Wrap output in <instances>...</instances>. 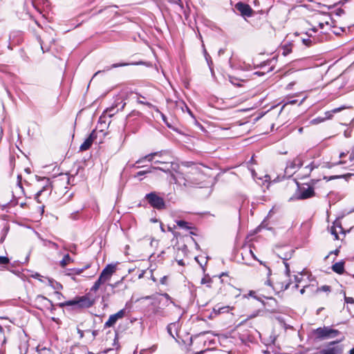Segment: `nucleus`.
Masks as SVG:
<instances>
[{
    "label": "nucleus",
    "instance_id": "f257e3e1",
    "mask_svg": "<svg viewBox=\"0 0 354 354\" xmlns=\"http://www.w3.org/2000/svg\"><path fill=\"white\" fill-rule=\"evenodd\" d=\"M143 160L151 162L155 165H159L160 166H154L153 169H159L165 173H171V171H176L179 168V165L175 162L172 153L168 150H162L148 154L137 160L136 163H141Z\"/></svg>",
    "mask_w": 354,
    "mask_h": 354
},
{
    "label": "nucleus",
    "instance_id": "f03ea898",
    "mask_svg": "<svg viewBox=\"0 0 354 354\" xmlns=\"http://www.w3.org/2000/svg\"><path fill=\"white\" fill-rule=\"evenodd\" d=\"M115 272V266L112 264L107 265L102 271L98 279L91 288V291L96 292L101 285L109 281L113 274Z\"/></svg>",
    "mask_w": 354,
    "mask_h": 354
},
{
    "label": "nucleus",
    "instance_id": "7ed1b4c3",
    "mask_svg": "<svg viewBox=\"0 0 354 354\" xmlns=\"http://www.w3.org/2000/svg\"><path fill=\"white\" fill-rule=\"evenodd\" d=\"M317 339H333L341 334L340 331L333 329L329 326L319 327L313 331Z\"/></svg>",
    "mask_w": 354,
    "mask_h": 354
},
{
    "label": "nucleus",
    "instance_id": "20e7f679",
    "mask_svg": "<svg viewBox=\"0 0 354 354\" xmlns=\"http://www.w3.org/2000/svg\"><path fill=\"white\" fill-rule=\"evenodd\" d=\"M59 306H75V308H89L93 305L91 299L85 296L78 297L77 299L67 301L64 303L59 304Z\"/></svg>",
    "mask_w": 354,
    "mask_h": 354
},
{
    "label": "nucleus",
    "instance_id": "39448f33",
    "mask_svg": "<svg viewBox=\"0 0 354 354\" xmlns=\"http://www.w3.org/2000/svg\"><path fill=\"white\" fill-rule=\"evenodd\" d=\"M344 339V336L337 340L330 342L325 348L320 351V354H342L343 353V346L339 344Z\"/></svg>",
    "mask_w": 354,
    "mask_h": 354
},
{
    "label": "nucleus",
    "instance_id": "423d86ee",
    "mask_svg": "<svg viewBox=\"0 0 354 354\" xmlns=\"http://www.w3.org/2000/svg\"><path fill=\"white\" fill-rule=\"evenodd\" d=\"M146 198L149 203L154 208L161 209L165 207L163 198L158 196L156 193H150L147 194Z\"/></svg>",
    "mask_w": 354,
    "mask_h": 354
},
{
    "label": "nucleus",
    "instance_id": "0eeeda50",
    "mask_svg": "<svg viewBox=\"0 0 354 354\" xmlns=\"http://www.w3.org/2000/svg\"><path fill=\"white\" fill-rule=\"evenodd\" d=\"M303 165L302 158L297 156L292 161H290L285 169V173L286 175L292 176L298 169H299Z\"/></svg>",
    "mask_w": 354,
    "mask_h": 354
},
{
    "label": "nucleus",
    "instance_id": "6e6552de",
    "mask_svg": "<svg viewBox=\"0 0 354 354\" xmlns=\"http://www.w3.org/2000/svg\"><path fill=\"white\" fill-rule=\"evenodd\" d=\"M298 190L299 194L297 196V199H307L315 196V191L313 187L308 185L299 187Z\"/></svg>",
    "mask_w": 354,
    "mask_h": 354
},
{
    "label": "nucleus",
    "instance_id": "1a4fd4ad",
    "mask_svg": "<svg viewBox=\"0 0 354 354\" xmlns=\"http://www.w3.org/2000/svg\"><path fill=\"white\" fill-rule=\"evenodd\" d=\"M125 315H126V310L122 309V310H119L118 313L110 315L108 320L104 324V327L109 328V327L113 326L115 324V323L117 322V321L120 319L123 318L125 316Z\"/></svg>",
    "mask_w": 354,
    "mask_h": 354
},
{
    "label": "nucleus",
    "instance_id": "9d476101",
    "mask_svg": "<svg viewBox=\"0 0 354 354\" xmlns=\"http://www.w3.org/2000/svg\"><path fill=\"white\" fill-rule=\"evenodd\" d=\"M265 283L268 286H272V288L276 291H283L290 287V286L291 284V281H290V280H289L288 281L277 280V281H276L274 285L272 286L271 280L268 279L265 282Z\"/></svg>",
    "mask_w": 354,
    "mask_h": 354
},
{
    "label": "nucleus",
    "instance_id": "9b49d317",
    "mask_svg": "<svg viewBox=\"0 0 354 354\" xmlns=\"http://www.w3.org/2000/svg\"><path fill=\"white\" fill-rule=\"evenodd\" d=\"M171 177L174 180L176 184H178L180 185H184L185 187H189L192 185V183L189 182L188 179H187L183 174L178 173L177 175H175L172 173H170Z\"/></svg>",
    "mask_w": 354,
    "mask_h": 354
},
{
    "label": "nucleus",
    "instance_id": "f8f14e48",
    "mask_svg": "<svg viewBox=\"0 0 354 354\" xmlns=\"http://www.w3.org/2000/svg\"><path fill=\"white\" fill-rule=\"evenodd\" d=\"M97 138V133L95 130H93L89 135V136L84 140V142L80 145V150L81 151L88 150L92 145L93 141Z\"/></svg>",
    "mask_w": 354,
    "mask_h": 354
},
{
    "label": "nucleus",
    "instance_id": "ddd939ff",
    "mask_svg": "<svg viewBox=\"0 0 354 354\" xmlns=\"http://www.w3.org/2000/svg\"><path fill=\"white\" fill-rule=\"evenodd\" d=\"M236 8L241 13L243 16L250 17L252 15V9L248 4L244 3L239 2L236 4Z\"/></svg>",
    "mask_w": 354,
    "mask_h": 354
},
{
    "label": "nucleus",
    "instance_id": "4468645a",
    "mask_svg": "<svg viewBox=\"0 0 354 354\" xmlns=\"http://www.w3.org/2000/svg\"><path fill=\"white\" fill-rule=\"evenodd\" d=\"M293 252H294V251L292 249H290L288 250V252H287L284 254L280 253L278 254L279 257L283 260V263L286 267V274L287 277H289L290 270L289 265L286 262V261L291 258Z\"/></svg>",
    "mask_w": 354,
    "mask_h": 354
},
{
    "label": "nucleus",
    "instance_id": "2eb2a0df",
    "mask_svg": "<svg viewBox=\"0 0 354 354\" xmlns=\"http://www.w3.org/2000/svg\"><path fill=\"white\" fill-rule=\"evenodd\" d=\"M346 107L344 106H342L340 107H338V108H335L330 111H327L325 113V118H322V119H316V120H314L313 122L316 121V120H318L319 122H323L324 121V120L326 119H330L332 118L333 117V113H338L344 109H345Z\"/></svg>",
    "mask_w": 354,
    "mask_h": 354
},
{
    "label": "nucleus",
    "instance_id": "dca6fc26",
    "mask_svg": "<svg viewBox=\"0 0 354 354\" xmlns=\"http://www.w3.org/2000/svg\"><path fill=\"white\" fill-rule=\"evenodd\" d=\"M332 270L337 274H343L344 272V262H337L332 266Z\"/></svg>",
    "mask_w": 354,
    "mask_h": 354
},
{
    "label": "nucleus",
    "instance_id": "f3484780",
    "mask_svg": "<svg viewBox=\"0 0 354 354\" xmlns=\"http://www.w3.org/2000/svg\"><path fill=\"white\" fill-rule=\"evenodd\" d=\"M176 225L181 229L188 230H192L194 228L193 226L191 225V223H189L187 221H183V220L176 221Z\"/></svg>",
    "mask_w": 354,
    "mask_h": 354
},
{
    "label": "nucleus",
    "instance_id": "a211bd4d",
    "mask_svg": "<svg viewBox=\"0 0 354 354\" xmlns=\"http://www.w3.org/2000/svg\"><path fill=\"white\" fill-rule=\"evenodd\" d=\"M73 262V259L69 256V254L64 255L62 260L60 261L59 264L62 268H65L67 265H68L70 263Z\"/></svg>",
    "mask_w": 354,
    "mask_h": 354
},
{
    "label": "nucleus",
    "instance_id": "6ab92c4d",
    "mask_svg": "<svg viewBox=\"0 0 354 354\" xmlns=\"http://www.w3.org/2000/svg\"><path fill=\"white\" fill-rule=\"evenodd\" d=\"M282 55L286 56L292 52V44H287L282 46Z\"/></svg>",
    "mask_w": 354,
    "mask_h": 354
},
{
    "label": "nucleus",
    "instance_id": "aec40b11",
    "mask_svg": "<svg viewBox=\"0 0 354 354\" xmlns=\"http://www.w3.org/2000/svg\"><path fill=\"white\" fill-rule=\"evenodd\" d=\"M177 328V324L176 323H171L167 326V332L168 333L174 338V335L173 334L172 331L173 330H176Z\"/></svg>",
    "mask_w": 354,
    "mask_h": 354
},
{
    "label": "nucleus",
    "instance_id": "412c9836",
    "mask_svg": "<svg viewBox=\"0 0 354 354\" xmlns=\"http://www.w3.org/2000/svg\"><path fill=\"white\" fill-rule=\"evenodd\" d=\"M84 269H80V268H74L71 270L72 272H66V275H71V274H80L83 272Z\"/></svg>",
    "mask_w": 354,
    "mask_h": 354
},
{
    "label": "nucleus",
    "instance_id": "4be33fe9",
    "mask_svg": "<svg viewBox=\"0 0 354 354\" xmlns=\"http://www.w3.org/2000/svg\"><path fill=\"white\" fill-rule=\"evenodd\" d=\"M212 281V279L209 277H205L201 279V283L202 284H207V286L208 288H210V283Z\"/></svg>",
    "mask_w": 354,
    "mask_h": 354
},
{
    "label": "nucleus",
    "instance_id": "5701e85b",
    "mask_svg": "<svg viewBox=\"0 0 354 354\" xmlns=\"http://www.w3.org/2000/svg\"><path fill=\"white\" fill-rule=\"evenodd\" d=\"M330 232H331V234L333 235H334L335 239H339V237H338V232H337V228L335 227V225L331 227Z\"/></svg>",
    "mask_w": 354,
    "mask_h": 354
},
{
    "label": "nucleus",
    "instance_id": "b1692460",
    "mask_svg": "<svg viewBox=\"0 0 354 354\" xmlns=\"http://www.w3.org/2000/svg\"><path fill=\"white\" fill-rule=\"evenodd\" d=\"M44 245H46V246L47 245L51 246V247H53V248H54L55 249L58 248V245L56 243L52 242L50 241H45Z\"/></svg>",
    "mask_w": 354,
    "mask_h": 354
},
{
    "label": "nucleus",
    "instance_id": "393cba45",
    "mask_svg": "<svg viewBox=\"0 0 354 354\" xmlns=\"http://www.w3.org/2000/svg\"><path fill=\"white\" fill-rule=\"evenodd\" d=\"M318 291H323V292H330V287L329 286H322L320 288L317 289Z\"/></svg>",
    "mask_w": 354,
    "mask_h": 354
},
{
    "label": "nucleus",
    "instance_id": "a878e982",
    "mask_svg": "<svg viewBox=\"0 0 354 354\" xmlns=\"http://www.w3.org/2000/svg\"><path fill=\"white\" fill-rule=\"evenodd\" d=\"M10 260L6 257L0 256V264H8Z\"/></svg>",
    "mask_w": 354,
    "mask_h": 354
},
{
    "label": "nucleus",
    "instance_id": "bb28decb",
    "mask_svg": "<svg viewBox=\"0 0 354 354\" xmlns=\"http://www.w3.org/2000/svg\"><path fill=\"white\" fill-rule=\"evenodd\" d=\"M295 285L294 288L295 289H297L299 287V283L301 281V278H299L298 276H295Z\"/></svg>",
    "mask_w": 354,
    "mask_h": 354
},
{
    "label": "nucleus",
    "instance_id": "cd10ccee",
    "mask_svg": "<svg viewBox=\"0 0 354 354\" xmlns=\"http://www.w3.org/2000/svg\"><path fill=\"white\" fill-rule=\"evenodd\" d=\"M151 171L150 170H147V171H138L136 175L135 176L136 177V176H142V175H145L146 174H148V173H150Z\"/></svg>",
    "mask_w": 354,
    "mask_h": 354
},
{
    "label": "nucleus",
    "instance_id": "c85d7f7f",
    "mask_svg": "<svg viewBox=\"0 0 354 354\" xmlns=\"http://www.w3.org/2000/svg\"><path fill=\"white\" fill-rule=\"evenodd\" d=\"M343 14H344V10L342 8H338L336 11H335V15H337V16H341Z\"/></svg>",
    "mask_w": 354,
    "mask_h": 354
},
{
    "label": "nucleus",
    "instance_id": "c756f323",
    "mask_svg": "<svg viewBox=\"0 0 354 354\" xmlns=\"http://www.w3.org/2000/svg\"><path fill=\"white\" fill-rule=\"evenodd\" d=\"M334 225L335 226L336 228L337 227V229H339V232H343V228H342V227L341 225V223L339 222H335L334 223Z\"/></svg>",
    "mask_w": 354,
    "mask_h": 354
},
{
    "label": "nucleus",
    "instance_id": "7c9ffc66",
    "mask_svg": "<svg viewBox=\"0 0 354 354\" xmlns=\"http://www.w3.org/2000/svg\"><path fill=\"white\" fill-rule=\"evenodd\" d=\"M314 168H315V167L313 166L312 164H310L305 167V169L308 170V174H310L313 170Z\"/></svg>",
    "mask_w": 354,
    "mask_h": 354
},
{
    "label": "nucleus",
    "instance_id": "2f4dec72",
    "mask_svg": "<svg viewBox=\"0 0 354 354\" xmlns=\"http://www.w3.org/2000/svg\"><path fill=\"white\" fill-rule=\"evenodd\" d=\"M345 301L348 304H354V299L353 297H345Z\"/></svg>",
    "mask_w": 354,
    "mask_h": 354
},
{
    "label": "nucleus",
    "instance_id": "473e14b6",
    "mask_svg": "<svg viewBox=\"0 0 354 354\" xmlns=\"http://www.w3.org/2000/svg\"><path fill=\"white\" fill-rule=\"evenodd\" d=\"M114 109V107H111L106 109V112L109 115V116H112L114 114L113 113H112Z\"/></svg>",
    "mask_w": 354,
    "mask_h": 354
},
{
    "label": "nucleus",
    "instance_id": "72a5a7b5",
    "mask_svg": "<svg viewBox=\"0 0 354 354\" xmlns=\"http://www.w3.org/2000/svg\"><path fill=\"white\" fill-rule=\"evenodd\" d=\"M303 43L306 45V46H310L311 44V40L309 39H303Z\"/></svg>",
    "mask_w": 354,
    "mask_h": 354
},
{
    "label": "nucleus",
    "instance_id": "f704fd0d",
    "mask_svg": "<svg viewBox=\"0 0 354 354\" xmlns=\"http://www.w3.org/2000/svg\"><path fill=\"white\" fill-rule=\"evenodd\" d=\"M268 300L270 301L271 304L270 305H273L274 304L275 306H277V300L272 297H270V298H268Z\"/></svg>",
    "mask_w": 354,
    "mask_h": 354
},
{
    "label": "nucleus",
    "instance_id": "c9c22d12",
    "mask_svg": "<svg viewBox=\"0 0 354 354\" xmlns=\"http://www.w3.org/2000/svg\"><path fill=\"white\" fill-rule=\"evenodd\" d=\"M38 298H39V299H42V300H44V301H46L49 305H52L51 301H50L49 299H48L47 298H46L45 297L39 296Z\"/></svg>",
    "mask_w": 354,
    "mask_h": 354
},
{
    "label": "nucleus",
    "instance_id": "e433bc0d",
    "mask_svg": "<svg viewBox=\"0 0 354 354\" xmlns=\"http://www.w3.org/2000/svg\"><path fill=\"white\" fill-rule=\"evenodd\" d=\"M128 65V64H126V63H124V64H114L112 65V68H116V67H119V66H127Z\"/></svg>",
    "mask_w": 354,
    "mask_h": 354
},
{
    "label": "nucleus",
    "instance_id": "4c0bfd02",
    "mask_svg": "<svg viewBox=\"0 0 354 354\" xmlns=\"http://www.w3.org/2000/svg\"><path fill=\"white\" fill-rule=\"evenodd\" d=\"M167 276H164V277H162L160 279V283L162 284H166L167 283Z\"/></svg>",
    "mask_w": 354,
    "mask_h": 354
},
{
    "label": "nucleus",
    "instance_id": "58836bf2",
    "mask_svg": "<svg viewBox=\"0 0 354 354\" xmlns=\"http://www.w3.org/2000/svg\"><path fill=\"white\" fill-rule=\"evenodd\" d=\"M52 286H53V288H54L55 289H61V288H62V286L60 283H57V282L55 283V286H54V285H53V284H52Z\"/></svg>",
    "mask_w": 354,
    "mask_h": 354
},
{
    "label": "nucleus",
    "instance_id": "ea45409f",
    "mask_svg": "<svg viewBox=\"0 0 354 354\" xmlns=\"http://www.w3.org/2000/svg\"><path fill=\"white\" fill-rule=\"evenodd\" d=\"M248 252L252 255V257H253L254 259L258 260L257 257H256V255L254 254V252H252V250L251 249H250Z\"/></svg>",
    "mask_w": 354,
    "mask_h": 354
},
{
    "label": "nucleus",
    "instance_id": "a19ab883",
    "mask_svg": "<svg viewBox=\"0 0 354 354\" xmlns=\"http://www.w3.org/2000/svg\"><path fill=\"white\" fill-rule=\"evenodd\" d=\"M77 333L80 335L81 338H82L84 337V332L82 330L77 328Z\"/></svg>",
    "mask_w": 354,
    "mask_h": 354
},
{
    "label": "nucleus",
    "instance_id": "79ce46f5",
    "mask_svg": "<svg viewBox=\"0 0 354 354\" xmlns=\"http://www.w3.org/2000/svg\"><path fill=\"white\" fill-rule=\"evenodd\" d=\"M145 273V270H142L141 273L138 275V278L139 279L142 278L144 277Z\"/></svg>",
    "mask_w": 354,
    "mask_h": 354
},
{
    "label": "nucleus",
    "instance_id": "37998d69",
    "mask_svg": "<svg viewBox=\"0 0 354 354\" xmlns=\"http://www.w3.org/2000/svg\"><path fill=\"white\" fill-rule=\"evenodd\" d=\"M349 159H350V160H351V161L354 160V153H353V152H352V153L350 154Z\"/></svg>",
    "mask_w": 354,
    "mask_h": 354
},
{
    "label": "nucleus",
    "instance_id": "c03bdc74",
    "mask_svg": "<svg viewBox=\"0 0 354 354\" xmlns=\"http://www.w3.org/2000/svg\"><path fill=\"white\" fill-rule=\"evenodd\" d=\"M339 252V250L338 249L335 250L334 251H332L330 254H335V255H337Z\"/></svg>",
    "mask_w": 354,
    "mask_h": 354
},
{
    "label": "nucleus",
    "instance_id": "a18cd8bd",
    "mask_svg": "<svg viewBox=\"0 0 354 354\" xmlns=\"http://www.w3.org/2000/svg\"><path fill=\"white\" fill-rule=\"evenodd\" d=\"M3 133V129H2V127L0 126V140H1V138H2Z\"/></svg>",
    "mask_w": 354,
    "mask_h": 354
},
{
    "label": "nucleus",
    "instance_id": "49530a36",
    "mask_svg": "<svg viewBox=\"0 0 354 354\" xmlns=\"http://www.w3.org/2000/svg\"><path fill=\"white\" fill-rule=\"evenodd\" d=\"M305 288H306V286H304L303 288H301V289L300 290V293H301V295L304 294V292H305Z\"/></svg>",
    "mask_w": 354,
    "mask_h": 354
},
{
    "label": "nucleus",
    "instance_id": "de8ad7c7",
    "mask_svg": "<svg viewBox=\"0 0 354 354\" xmlns=\"http://www.w3.org/2000/svg\"><path fill=\"white\" fill-rule=\"evenodd\" d=\"M349 354H354V348L350 350Z\"/></svg>",
    "mask_w": 354,
    "mask_h": 354
},
{
    "label": "nucleus",
    "instance_id": "09e8293b",
    "mask_svg": "<svg viewBox=\"0 0 354 354\" xmlns=\"http://www.w3.org/2000/svg\"><path fill=\"white\" fill-rule=\"evenodd\" d=\"M178 264H179V265H181V266H183V260H180V261H178Z\"/></svg>",
    "mask_w": 354,
    "mask_h": 354
},
{
    "label": "nucleus",
    "instance_id": "8fccbe9b",
    "mask_svg": "<svg viewBox=\"0 0 354 354\" xmlns=\"http://www.w3.org/2000/svg\"><path fill=\"white\" fill-rule=\"evenodd\" d=\"M257 261L259 262L261 265H263L264 266H266L265 263L263 261H260L259 259H258Z\"/></svg>",
    "mask_w": 354,
    "mask_h": 354
},
{
    "label": "nucleus",
    "instance_id": "3c124183",
    "mask_svg": "<svg viewBox=\"0 0 354 354\" xmlns=\"http://www.w3.org/2000/svg\"><path fill=\"white\" fill-rule=\"evenodd\" d=\"M101 72H102L101 71H98L97 72H96V73L94 74V75H93V77H95L97 74L100 73Z\"/></svg>",
    "mask_w": 354,
    "mask_h": 354
},
{
    "label": "nucleus",
    "instance_id": "603ef678",
    "mask_svg": "<svg viewBox=\"0 0 354 354\" xmlns=\"http://www.w3.org/2000/svg\"><path fill=\"white\" fill-rule=\"evenodd\" d=\"M344 156H345V153H341L340 155H339V157L340 158H343Z\"/></svg>",
    "mask_w": 354,
    "mask_h": 354
},
{
    "label": "nucleus",
    "instance_id": "864d4df0",
    "mask_svg": "<svg viewBox=\"0 0 354 354\" xmlns=\"http://www.w3.org/2000/svg\"><path fill=\"white\" fill-rule=\"evenodd\" d=\"M0 333H3V328L0 325Z\"/></svg>",
    "mask_w": 354,
    "mask_h": 354
},
{
    "label": "nucleus",
    "instance_id": "5fc2aeb1",
    "mask_svg": "<svg viewBox=\"0 0 354 354\" xmlns=\"http://www.w3.org/2000/svg\"><path fill=\"white\" fill-rule=\"evenodd\" d=\"M334 33H335V35H339V34H340V32H339V30H337V32H336V31H334Z\"/></svg>",
    "mask_w": 354,
    "mask_h": 354
},
{
    "label": "nucleus",
    "instance_id": "6e6d98bb",
    "mask_svg": "<svg viewBox=\"0 0 354 354\" xmlns=\"http://www.w3.org/2000/svg\"><path fill=\"white\" fill-rule=\"evenodd\" d=\"M334 33H335V35H339V34H340V32H339V30H337V32H336V31H334Z\"/></svg>",
    "mask_w": 354,
    "mask_h": 354
},
{
    "label": "nucleus",
    "instance_id": "4d7b16f0",
    "mask_svg": "<svg viewBox=\"0 0 354 354\" xmlns=\"http://www.w3.org/2000/svg\"><path fill=\"white\" fill-rule=\"evenodd\" d=\"M96 334H97V331L94 330V331L93 332V336H95V335H96Z\"/></svg>",
    "mask_w": 354,
    "mask_h": 354
},
{
    "label": "nucleus",
    "instance_id": "13d9d810",
    "mask_svg": "<svg viewBox=\"0 0 354 354\" xmlns=\"http://www.w3.org/2000/svg\"><path fill=\"white\" fill-rule=\"evenodd\" d=\"M344 163H345V162H344V161H339V162H338V164H339V165L344 164Z\"/></svg>",
    "mask_w": 354,
    "mask_h": 354
},
{
    "label": "nucleus",
    "instance_id": "bf43d9fd",
    "mask_svg": "<svg viewBox=\"0 0 354 354\" xmlns=\"http://www.w3.org/2000/svg\"><path fill=\"white\" fill-rule=\"evenodd\" d=\"M294 85V83H290L288 85V87H290L291 86Z\"/></svg>",
    "mask_w": 354,
    "mask_h": 354
},
{
    "label": "nucleus",
    "instance_id": "052dcab7",
    "mask_svg": "<svg viewBox=\"0 0 354 354\" xmlns=\"http://www.w3.org/2000/svg\"><path fill=\"white\" fill-rule=\"evenodd\" d=\"M270 273H271V270H270V268H268V274L270 275Z\"/></svg>",
    "mask_w": 354,
    "mask_h": 354
},
{
    "label": "nucleus",
    "instance_id": "680f3d73",
    "mask_svg": "<svg viewBox=\"0 0 354 354\" xmlns=\"http://www.w3.org/2000/svg\"><path fill=\"white\" fill-rule=\"evenodd\" d=\"M253 293H254V292L251 291V292H250V295H251V296H252Z\"/></svg>",
    "mask_w": 354,
    "mask_h": 354
},
{
    "label": "nucleus",
    "instance_id": "e2e57ef3",
    "mask_svg": "<svg viewBox=\"0 0 354 354\" xmlns=\"http://www.w3.org/2000/svg\"><path fill=\"white\" fill-rule=\"evenodd\" d=\"M152 280H153V281H156V279H155L154 277H152Z\"/></svg>",
    "mask_w": 354,
    "mask_h": 354
},
{
    "label": "nucleus",
    "instance_id": "0e129e2a",
    "mask_svg": "<svg viewBox=\"0 0 354 354\" xmlns=\"http://www.w3.org/2000/svg\"><path fill=\"white\" fill-rule=\"evenodd\" d=\"M149 298H150L149 296H147V297H145L146 299H149Z\"/></svg>",
    "mask_w": 354,
    "mask_h": 354
},
{
    "label": "nucleus",
    "instance_id": "69168bd1",
    "mask_svg": "<svg viewBox=\"0 0 354 354\" xmlns=\"http://www.w3.org/2000/svg\"><path fill=\"white\" fill-rule=\"evenodd\" d=\"M165 295L166 297H169L168 294H165Z\"/></svg>",
    "mask_w": 354,
    "mask_h": 354
},
{
    "label": "nucleus",
    "instance_id": "338daca9",
    "mask_svg": "<svg viewBox=\"0 0 354 354\" xmlns=\"http://www.w3.org/2000/svg\"><path fill=\"white\" fill-rule=\"evenodd\" d=\"M49 282H50V283H53V281H51L50 279H49Z\"/></svg>",
    "mask_w": 354,
    "mask_h": 354
},
{
    "label": "nucleus",
    "instance_id": "774afa93",
    "mask_svg": "<svg viewBox=\"0 0 354 354\" xmlns=\"http://www.w3.org/2000/svg\"><path fill=\"white\" fill-rule=\"evenodd\" d=\"M124 105H125V103H124V104L122 106V109L124 108Z\"/></svg>",
    "mask_w": 354,
    "mask_h": 354
}]
</instances>
